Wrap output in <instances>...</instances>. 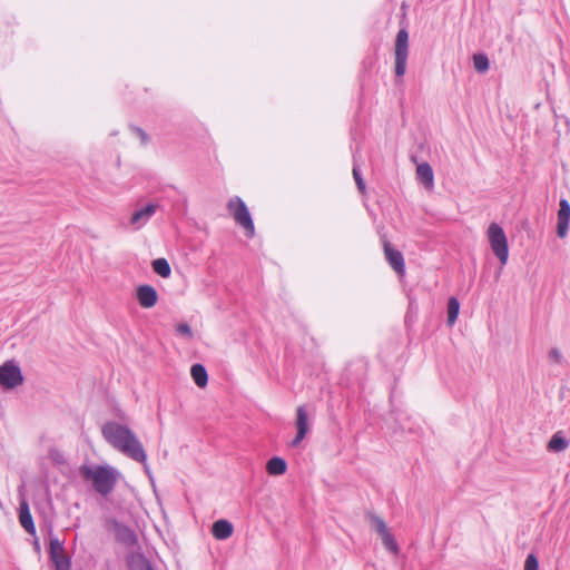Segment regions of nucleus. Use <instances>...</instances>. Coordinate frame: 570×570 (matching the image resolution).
<instances>
[{"label": "nucleus", "instance_id": "obj_14", "mask_svg": "<svg viewBox=\"0 0 570 570\" xmlns=\"http://www.w3.org/2000/svg\"><path fill=\"white\" fill-rule=\"evenodd\" d=\"M126 563L129 570H154L149 560L137 552L129 553L126 557Z\"/></svg>", "mask_w": 570, "mask_h": 570}, {"label": "nucleus", "instance_id": "obj_6", "mask_svg": "<svg viewBox=\"0 0 570 570\" xmlns=\"http://www.w3.org/2000/svg\"><path fill=\"white\" fill-rule=\"evenodd\" d=\"M409 56V32L400 29L395 39V75L403 77L406 71Z\"/></svg>", "mask_w": 570, "mask_h": 570}, {"label": "nucleus", "instance_id": "obj_23", "mask_svg": "<svg viewBox=\"0 0 570 570\" xmlns=\"http://www.w3.org/2000/svg\"><path fill=\"white\" fill-rule=\"evenodd\" d=\"M383 546L386 550L391 551L394 554L399 553V547L397 543L393 537V534L390 532V530L385 531L384 533L380 534Z\"/></svg>", "mask_w": 570, "mask_h": 570}, {"label": "nucleus", "instance_id": "obj_30", "mask_svg": "<svg viewBox=\"0 0 570 570\" xmlns=\"http://www.w3.org/2000/svg\"><path fill=\"white\" fill-rule=\"evenodd\" d=\"M130 128L132 132L140 138L142 145H146L148 142V135L141 128L136 126H131Z\"/></svg>", "mask_w": 570, "mask_h": 570}, {"label": "nucleus", "instance_id": "obj_29", "mask_svg": "<svg viewBox=\"0 0 570 570\" xmlns=\"http://www.w3.org/2000/svg\"><path fill=\"white\" fill-rule=\"evenodd\" d=\"M176 331L178 334L187 337L193 336L191 327L187 323H180L177 325Z\"/></svg>", "mask_w": 570, "mask_h": 570}, {"label": "nucleus", "instance_id": "obj_24", "mask_svg": "<svg viewBox=\"0 0 570 570\" xmlns=\"http://www.w3.org/2000/svg\"><path fill=\"white\" fill-rule=\"evenodd\" d=\"M367 518L379 535L389 530L386 523L381 517L375 514H368Z\"/></svg>", "mask_w": 570, "mask_h": 570}, {"label": "nucleus", "instance_id": "obj_19", "mask_svg": "<svg viewBox=\"0 0 570 570\" xmlns=\"http://www.w3.org/2000/svg\"><path fill=\"white\" fill-rule=\"evenodd\" d=\"M568 448V441L560 432L552 435L548 443V449L552 452H561Z\"/></svg>", "mask_w": 570, "mask_h": 570}, {"label": "nucleus", "instance_id": "obj_17", "mask_svg": "<svg viewBox=\"0 0 570 570\" xmlns=\"http://www.w3.org/2000/svg\"><path fill=\"white\" fill-rule=\"evenodd\" d=\"M190 375L198 387H205L208 383L207 371L202 364H194L190 368Z\"/></svg>", "mask_w": 570, "mask_h": 570}, {"label": "nucleus", "instance_id": "obj_12", "mask_svg": "<svg viewBox=\"0 0 570 570\" xmlns=\"http://www.w3.org/2000/svg\"><path fill=\"white\" fill-rule=\"evenodd\" d=\"M136 296L141 307L151 308L158 301L157 291L150 285H140L136 289Z\"/></svg>", "mask_w": 570, "mask_h": 570}, {"label": "nucleus", "instance_id": "obj_8", "mask_svg": "<svg viewBox=\"0 0 570 570\" xmlns=\"http://www.w3.org/2000/svg\"><path fill=\"white\" fill-rule=\"evenodd\" d=\"M296 435L291 441L289 446L297 448L309 432V416L304 405L296 409L295 420Z\"/></svg>", "mask_w": 570, "mask_h": 570}, {"label": "nucleus", "instance_id": "obj_7", "mask_svg": "<svg viewBox=\"0 0 570 570\" xmlns=\"http://www.w3.org/2000/svg\"><path fill=\"white\" fill-rule=\"evenodd\" d=\"M23 376L20 367L13 361H7L0 366V385L6 390H11L21 385Z\"/></svg>", "mask_w": 570, "mask_h": 570}, {"label": "nucleus", "instance_id": "obj_15", "mask_svg": "<svg viewBox=\"0 0 570 570\" xmlns=\"http://www.w3.org/2000/svg\"><path fill=\"white\" fill-rule=\"evenodd\" d=\"M233 524L227 520H217L213 523L212 533L217 540H226L233 534Z\"/></svg>", "mask_w": 570, "mask_h": 570}, {"label": "nucleus", "instance_id": "obj_13", "mask_svg": "<svg viewBox=\"0 0 570 570\" xmlns=\"http://www.w3.org/2000/svg\"><path fill=\"white\" fill-rule=\"evenodd\" d=\"M19 522L21 527L31 535L36 534V527L29 510L28 502L22 500L19 507Z\"/></svg>", "mask_w": 570, "mask_h": 570}, {"label": "nucleus", "instance_id": "obj_21", "mask_svg": "<svg viewBox=\"0 0 570 570\" xmlns=\"http://www.w3.org/2000/svg\"><path fill=\"white\" fill-rule=\"evenodd\" d=\"M153 269L161 277H169L171 269L169 263L165 258H157L153 262Z\"/></svg>", "mask_w": 570, "mask_h": 570}, {"label": "nucleus", "instance_id": "obj_10", "mask_svg": "<svg viewBox=\"0 0 570 570\" xmlns=\"http://www.w3.org/2000/svg\"><path fill=\"white\" fill-rule=\"evenodd\" d=\"M570 222V204L567 199H561L558 210L557 235L564 238L568 234Z\"/></svg>", "mask_w": 570, "mask_h": 570}, {"label": "nucleus", "instance_id": "obj_28", "mask_svg": "<svg viewBox=\"0 0 570 570\" xmlns=\"http://www.w3.org/2000/svg\"><path fill=\"white\" fill-rule=\"evenodd\" d=\"M548 357L551 362H554L557 364H561L563 361V355L559 348L550 350Z\"/></svg>", "mask_w": 570, "mask_h": 570}, {"label": "nucleus", "instance_id": "obj_27", "mask_svg": "<svg viewBox=\"0 0 570 570\" xmlns=\"http://www.w3.org/2000/svg\"><path fill=\"white\" fill-rule=\"evenodd\" d=\"M524 570H539V561L533 553L528 554L524 562Z\"/></svg>", "mask_w": 570, "mask_h": 570}, {"label": "nucleus", "instance_id": "obj_9", "mask_svg": "<svg viewBox=\"0 0 570 570\" xmlns=\"http://www.w3.org/2000/svg\"><path fill=\"white\" fill-rule=\"evenodd\" d=\"M383 249H384L385 259L387 261L389 265L399 275H404L405 263H404L403 254L400 250L394 249L391 246V244L389 243V240L383 242Z\"/></svg>", "mask_w": 570, "mask_h": 570}, {"label": "nucleus", "instance_id": "obj_5", "mask_svg": "<svg viewBox=\"0 0 570 570\" xmlns=\"http://www.w3.org/2000/svg\"><path fill=\"white\" fill-rule=\"evenodd\" d=\"M48 553L55 570L71 569V559L65 551L63 542L60 541L56 535L50 534L49 537Z\"/></svg>", "mask_w": 570, "mask_h": 570}, {"label": "nucleus", "instance_id": "obj_3", "mask_svg": "<svg viewBox=\"0 0 570 570\" xmlns=\"http://www.w3.org/2000/svg\"><path fill=\"white\" fill-rule=\"evenodd\" d=\"M227 210L234 218L235 223L244 228L245 235L247 237H253L255 234L254 222L243 199L238 196L229 198L227 203Z\"/></svg>", "mask_w": 570, "mask_h": 570}, {"label": "nucleus", "instance_id": "obj_11", "mask_svg": "<svg viewBox=\"0 0 570 570\" xmlns=\"http://www.w3.org/2000/svg\"><path fill=\"white\" fill-rule=\"evenodd\" d=\"M157 208H158V205L148 204L145 207L134 212L130 217V225L135 229L141 228L155 215Z\"/></svg>", "mask_w": 570, "mask_h": 570}, {"label": "nucleus", "instance_id": "obj_26", "mask_svg": "<svg viewBox=\"0 0 570 570\" xmlns=\"http://www.w3.org/2000/svg\"><path fill=\"white\" fill-rule=\"evenodd\" d=\"M353 177L355 179L358 190L361 193H364L365 191V183L361 176L360 168L356 165L353 166Z\"/></svg>", "mask_w": 570, "mask_h": 570}, {"label": "nucleus", "instance_id": "obj_4", "mask_svg": "<svg viewBox=\"0 0 570 570\" xmlns=\"http://www.w3.org/2000/svg\"><path fill=\"white\" fill-rule=\"evenodd\" d=\"M488 238L493 254L502 266L505 265L509 257V246L503 228L497 223H491L488 228Z\"/></svg>", "mask_w": 570, "mask_h": 570}, {"label": "nucleus", "instance_id": "obj_1", "mask_svg": "<svg viewBox=\"0 0 570 570\" xmlns=\"http://www.w3.org/2000/svg\"><path fill=\"white\" fill-rule=\"evenodd\" d=\"M101 433L114 449L131 460L142 463L145 471L149 473L146 451L136 434L127 425L110 421L102 425Z\"/></svg>", "mask_w": 570, "mask_h": 570}, {"label": "nucleus", "instance_id": "obj_2", "mask_svg": "<svg viewBox=\"0 0 570 570\" xmlns=\"http://www.w3.org/2000/svg\"><path fill=\"white\" fill-rule=\"evenodd\" d=\"M80 474L85 480H91L95 491L102 497L110 494L118 481V471L108 465H82Z\"/></svg>", "mask_w": 570, "mask_h": 570}, {"label": "nucleus", "instance_id": "obj_20", "mask_svg": "<svg viewBox=\"0 0 570 570\" xmlns=\"http://www.w3.org/2000/svg\"><path fill=\"white\" fill-rule=\"evenodd\" d=\"M460 303L455 297H450L448 302V324L452 326L459 316Z\"/></svg>", "mask_w": 570, "mask_h": 570}, {"label": "nucleus", "instance_id": "obj_25", "mask_svg": "<svg viewBox=\"0 0 570 570\" xmlns=\"http://www.w3.org/2000/svg\"><path fill=\"white\" fill-rule=\"evenodd\" d=\"M120 540L126 543H132L136 541V535L132 530L127 527H120L117 532Z\"/></svg>", "mask_w": 570, "mask_h": 570}, {"label": "nucleus", "instance_id": "obj_18", "mask_svg": "<svg viewBox=\"0 0 570 570\" xmlns=\"http://www.w3.org/2000/svg\"><path fill=\"white\" fill-rule=\"evenodd\" d=\"M286 461L279 456H274L267 461L266 470L271 475H282L286 472Z\"/></svg>", "mask_w": 570, "mask_h": 570}, {"label": "nucleus", "instance_id": "obj_16", "mask_svg": "<svg viewBox=\"0 0 570 570\" xmlns=\"http://www.w3.org/2000/svg\"><path fill=\"white\" fill-rule=\"evenodd\" d=\"M416 177L426 187L433 186L434 175L433 169L429 163H422L417 165Z\"/></svg>", "mask_w": 570, "mask_h": 570}, {"label": "nucleus", "instance_id": "obj_22", "mask_svg": "<svg viewBox=\"0 0 570 570\" xmlns=\"http://www.w3.org/2000/svg\"><path fill=\"white\" fill-rule=\"evenodd\" d=\"M473 67L478 72L484 73L489 70L490 61L487 55L475 53L473 55Z\"/></svg>", "mask_w": 570, "mask_h": 570}]
</instances>
